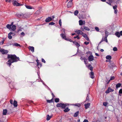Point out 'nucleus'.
<instances>
[{"mask_svg": "<svg viewBox=\"0 0 122 122\" xmlns=\"http://www.w3.org/2000/svg\"><path fill=\"white\" fill-rule=\"evenodd\" d=\"M7 58L9 59L7 62V65H9L10 67L12 63L16 62L19 60L20 59L15 55L8 54Z\"/></svg>", "mask_w": 122, "mask_h": 122, "instance_id": "nucleus-1", "label": "nucleus"}, {"mask_svg": "<svg viewBox=\"0 0 122 122\" xmlns=\"http://www.w3.org/2000/svg\"><path fill=\"white\" fill-rule=\"evenodd\" d=\"M0 52L3 54H6L8 53V51L7 50L1 49L0 50Z\"/></svg>", "mask_w": 122, "mask_h": 122, "instance_id": "nucleus-2", "label": "nucleus"}, {"mask_svg": "<svg viewBox=\"0 0 122 122\" xmlns=\"http://www.w3.org/2000/svg\"><path fill=\"white\" fill-rule=\"evenodd\" d=\"M13 4L14 6H19L23 5L22 4H20L18 3L16 1H14L13 3Z\"/></svg>", "mask_w": 122, "mask_h": 122, "instance_id": "nucleus-3", "label": "nucleus"}, {"mask_svg": "<svg viewBox=\"0 0 122 122\" xmlns=\"http://www.w3.org/2000/svg\"><path fill=\"white\" fill-rule=\"evenodd\" d=\"M60 36L63 39H64L65 40H66V39L67 38H66V33H62L60 34Z\"/></svg>", "mask_w": 122, "mask_h": 122, "instance_id": "nucleus-4", "label": "nucleus"}, {"mask_svg": "<svg viewBox=\"0 0 122 122\" xmlns=\"http://www.w3.org/2000/svg\"><path fill=\"white\" fill-rule=\"evenodd\" d=\"M75 32L78 35H82L83 34V32L80 30H75Z\"/></svg>", "mask_w": 122, "mask_h": 122, "instance_id": "nucleus-5", "label": "nucleus"}, {"mask_svg": "<svg viewBox=\"0 0 122 122\" xmlns=\"http://www.w3.org/2000/svg\"><path fill=\"white\" fill-rule=\"evenodd\" d=\"M114 90L111 89L110 87H108L107 90L106 91V93H108L110 92H112Z\"/></svg>", "mask_w": 122, "mask_h": 122, "instance_id": "nucleus-6", "label": "nucleus"}, {"mask_svg": "<svg viewBox=\"0 0 122 122\" xmlns=\"http://www.w3.org/2000/svg\"><path fill=\"white\" fill-rule=\"evenodd\" d=\"M36 61L37 62V65L38 66V68H39V67H41L42 66V65L39 62V61L38 60H36Z\"/></svg>", "mask_w": 122, "mask_h": 122, "instance_id": "nucleus-7", "label": "nucleus"}, {"mask_svg": "<svg viewBox=\"0 0 122 122\" xmlns=\"http://www.w3.org/2000/svg\"><path fill=\"white\" fill-rule=\"evenodd\" d=\"M28 48L29 50H30L32 52H33L34 51V48L33 46H29Z\"/></svg>", "mask_w": 122, "mask_h": 122, "instance_id": "nucleus-8", "label": "nucleus"}, {"mask_svg": "<svg viewBox=\"0 0 122 122\" xmlns=\"http://www.w3.org/2000/svg\"><path fill=\"white\" fill-rule=\"evenodd\" d=\"M94 60V57L92 55L88 57V60L89 61H92Z\"/></svg>", "mask_w": 122, "mask_h": 122, "instance_id": "nucleus-9", "label": "nucleus"}, {"mask_svg": "<svg viewBox=\"0 0 122 122\" xmlns=\"http://www.w3.org/2000/svg\"><path fill=\"white\" fill-rule=\"evenodd\" d=\"M73 43L75 44V45L76 46L77 48L78 49L79 47L80 46V45L79 44L78 42L76 41H73Z\"/></svg>", "mask_w": 122, "mask_h": 122, "instance_id": "nucleus-10", "label": "nucleus"}, {"mask_svg": "<svg viewBox=\"0 0 122 122\" xmlns=\"http://www.w3.org/2000/svg\"><path fill=\"white\" fill-rule=\"evenodd\" d=\"M94 74V73L92 71H91L89 74L90 77L92 79L94 78L95 77Z\"/></svg>", "mask_w": 122, "mask_h": 122, "instance_id": "nucleus-11", "label": "nucleus"}, {"mask_svg": "<svg viewBox=\"0 0 122 122\" xmlns=\"http://www.w3.org/2000/svg\"><path fill=\"white\" fill-rule=\"evenodd\" d=\"M52 20V18L50 17H48L46 19L45 21L46 22H49Z\"/></svg>", "mask_w": 122, "mask_h": 122, "instance_id": "nucleus-12", "label": "nucleus"}, {"mask_svg": "<svg viewBox=\"0 0 122 122\" xmlns=\"http://www.w3.org/2000/svg\"><path fill=\"white\" fill-rule=\"evenodd\" d=\"M72 2H69L67 5V6L68 8H70L72 6Z\"/></svg>", "mask_w": 122, "mask_h": 122, "instance_id": "nucleus-13", "label": "nucleus"}, {"mask_svg": "<svg viewBox=\"0 0 122 122\" xmlns=\"http://www.w3.org/2000/svg\"><path fill=\"white\" fill-rule=\"evenodd\" d=\"M13 34V32H10L8 34V37L9 39H10L12 38V37L11 35H12Z\"/></svg>", "mask_w": 122, "mask_h": 122, "instance_id": "nucleus-14", "label": "nucleus"}, {"mask_svg": "<svg viewBox=\"0 0 122 122\" xmlns=\"http://www.w3.org/2000/svg\"><path fill=\"white\" fill-rule=\"evenodd\" d=\"M90 105V104L89 103H88L86 104H85L84 106L85 108L86 109H87L89 107Z\"/></svg>", "mask_w": 122, "mask_h": 122, "instance_id": "nucleus-15", "label": "nucleus"}, {"mask_svg": "<svg viewBox=\"0 0 122 122\" xmlns=\"http://www.w3.org/2000/svg\"><path fill=\"white\" fill-rule=\"evenodd\" d=\"M68 105V104H64L62 103V105L61 108L63 109H65L66 107V106Z\"/></svg>", "mask_w": 122, "mask_h": 122, "instance_id": "nucleus-16", "label": "nucleus"}, {"mask_svg": "<svg viewBox=\"0 0 122 122\" xmlns=\"http://www.w3.org/2000/svg\"><path fill=\"white\" fill-rule=\"evenodd\" d=\"M11 30L13 31L15 30L16 29V26L15 25H12L11 27Z\"/></svg>", "mask_w": 122, "mask_h": 122, "instance_id": "nucleus-17", "label": "nucleus"}, {"mask_svg": "<svg viewBox=\"0 0 122 122\" xmlns=\"http://www.w3.org/2000/svg\"><path fill=\"white\" fill-rule=\"evenodd\" d=\"M115 35L117 37L119 38L120 37V35L119 32H116L115 33Z\"/></svg>", "mask_w": 122, "mask_h": 122, "instance_id": "nucleus-18", "label": "nucleus"}, {"mask_svg": "<svg viewBox=\"0 0 122 122\" xmlns=\"http://www.w3.org/2000/svg\"><path fill=\"white\" fill-rule=\"evenodd\" d=\"M12 45L13 46H19L20 47V44L17 43H13Z\"/></svg>", "mask_w": 122, "mask_h": 122, "instance_id": "nucleus-19", "label": "nucleus"}, {"mask_svg": "<svg viewBox=\"0 0 122 122\" xmlns=\"http://www.w3.org/2000/svg\"><path fill=\"white\" fill-rule=\"evenodd\" d=\"M14 106L15 107H16L17 106V101L14 100V103H13Z\"/></svg>", "mask_w": 122, "mask_h": 122, "instance_id": "nucleus-20", "label": "nucleus"}, {"mask_svg": "<svg viewBox=\"0 0 122 122\" xmlns=\"http://www.w3.org/2000/svg\"><path fill=\"white\" fill-rule=\"evenodd\" d=\"M64 110V111L65 112H67L70 110V109L68 108V107H67Z\"/></svg>", "mask_w": 122, "mask_h": 122, "instance_id": "nucleus-21", "label": "nucleus"}, {"mask_svg": "<svg viewBox=\"0 0 122 122\" xmlns=\"http://www.w3.org/2000/svg\"><path fill=\"white\" fill-rule=\"evenodd\" d=\"M106 58L107 59L110 60L112 59V57L110 55H107L106 56Z\"/></svg>", "mask_w": 122, "mask_h": 122, "instance_id": "nucleus-22", "label": "nucleus"}, {"mask_svg": "<svg viewBox=\"0 0 122 122\" xmlns=\"http://www.w3.org/2000/svg\"><path fill=\"white\" fill-rule=\"evenodd\" d=\"M7 112V110L6 109H4L3 111V114L5 115L6 114Z\"/></svg>", "mask_w": 122, "mask_h": 122, "instance_id": "nucleus-23", "label": "nucleus"}, {"mask_svg": "<svg viewBox=\"0 0 122 122\" xmlns=\"http://www.w3.org/2000/svg\"><path fill=\"white\" fill-rule=\"evenodd\" d=\"M23 16L24 15L23 14H18V17L20 18H22L23 17Z\"/></svg>", "mask_w": 122, "mask_h": 122, "instance_id": "nucleus-24", "label": "nucleus"}, {"mask_svg": "<svg viewBox=\"0 0 122 122\" xmlns=\"http://www.w3.org/2000/svg\"><path fill=\"white\" fill-rule=\"evenodd\" d=\"M79 113V112L78 111H77L75 112L74 114V116L75 117H77Z\"/></svg>", "mask_w": 122, "mask_h": 122, "instance_id": "nucleus-25", "label": "nucleus"}, {"mask_svg": "<svg viewBox=\"0 0 122 122\" xmlns=\"http://www.w3.org/2000/svg\"><path fill=\"white\" fill-rule=\"evenodd\" d=\"M62 104V103H57L56 105V107H61Z\"/></svg>", "mask_w": 122, "mask_h": 122, "instance_id": "nucleus-26", "label": "nucleus"}, {"mask_svg": "<svg viewBox=\"0 0 122 122\" xmlns=\"http://www.w3.org/2000/svg\"><path fill=\"white\" fill-rule=\"evenodd\" d=\"M79 24L80 25H83V21L81 20H80L79 21Z\"/></svg>", "mask_w": 122, "mask_h": 122, "instance_id": "nucleus-27", "label": "nucleus"}, {"mask_svg": "<svg viewBox=\"0 0 122 122\" xmlns=\"http://www.w3.org/2000/svg\"><path fill=\"white\" fill-rule=\"evenodd\" d=\"M11 26V25L8 24L6 25V27L7 28L10 30Z\"/></svg>", "mask_w": 122, "mask_h": 122, "instance_id": "nucleus-28", "label": "nucleus"}, {"mask_svg": "<svg viewBox=\"0 0 122 122\" xmlns=\"http://www.w3.org/2000/svg\"><path fill=\"white\" fill-rule=\"evenodd\" d=\"M83 28L84 29H85L86 30H88V31L90 30L86 26H83Z\"/></svg>", "mask_w": 122, "mask_h": 122, "instance_id": "nucleus-29", "label": "nucleus"}, {"mask_svg": "<svg viewBox=\"0 0 122 122\" xmlns=\"http://www.w3.org/2000/svg\"><path fill=\"white\" fill-rule=\"evenodd\" d=\"M25 6L26 7V8L28 9H33L31 6L29 5H25Z\"/></svg>", "mask_w": 122, "mask_h": 122, "instance_id": "nucleus-30", "label": "nucleus"}, {"mask_svg": "<svg viewBox=\"0 0 122 122\" xmlns=\"http://www.w3.org/2000/svg\"><path fill=\"white\" fill-rule=\"evenodd\" d=\"M47 118H46V120L47 121H48L51 118V117H50L49 115H47Z\"/></svg>", "mask_w": 122, "mask_h": 122, "instance_id": "nucleus-31", "label": "nucleus"}, {"mask_svg": "<svg viewBox=\"0 0 122 122\" xmlns=\"http://www.w3.org/2000/svg\"><path fill=\"white\" fill-rule=\"evenodd\" d=\"M121 85V84L120 83H118L116 85V88H117L120 87Z\"/></svg>", "mask_w": 122, "mask_h": 122, "instance_id": "nucleus-32", "label": "nucleus"}, {"mask_svg": "<svg viewBox=\"0 0 122 122\" xmlns=\"http://www.w3.org/2000/svg\"><path fill=\"white\" fill-rule=\"evenodd\" d=\"M89 67H90V70L91 71H92L93 70V67L91 66V65L90 64H89L88 66V68Z\"/></svg>", "mask_w": 122, "mask_h": 122, "instance_id": "nucleus-33", "label": "nucleus"}, {"mask_svg": "<svg viewBox=\"0 0 122 122\" xmlns=\"http://www.w3.org/2000/svg\"><path fill=\"white\" fill-rule=\"evenodd\" d=\"M66 41H69L70 42H73V41L71 39H70V38H67V39H66Z\"/></svg>", "mask_w": 122, "mask_h": 122, "instance_id": "nucleus-34", "label": "nucleus"}, {"mask_svg": "<svg viewBox=\"0 0 122 122\" xmlns=\"http://www.w3.org/2000/svg\"><path fill=\"white\" fill-rule=\"evenodd\" d=\"M59 100V98H56L55 100V102L56 103L58 102Z\"/></svg>", "mask_w": 122, "mask_h": 122, "instance_id": "nucleus-35", "label": "nucleus"}, {"mask_svg": "<svg viewBox=\"0 0 122 122\" xmlns=\"http://www.w3.org/2000/svg\"><path fill=\"white\" fill-rule=\"evenodd\" d=\"M78 13V11L77 10H76L74 12V15H77Z\"/></svg>", "mask_w": 122, "mask_h": 122, "instance_id": "nucleus-36", "label": "nucleus"}, {"mask_svg": "<svg viewBox=\"0 0 122 122\" xmlns=\"http://www.w3.org/2000/svg\"><path fill=\"white\" fill-rule=\"evenodd\" d=\"M84 63L86 64V61L87 60V59L85 57H84Z\"/></svg>", "mask_w": 122, "mask_h": 122, "instance_id": "nucleus-37", "label": "nucleus"}, {"mask_svg": "<svg viewBox=\"0 0 122 122\" xmlns=\"http://www.w3.org/2000/svg\"><path fill=\"white\" fill-rule=\"evenodd\" d=\"M113 50L114 51H117V48L116 47H115L113 48Z\"/></svg>", "mask_w": 122, "mask_h": 122, "instance_id": "nucleus-38", "label": "nucleus"}, {"mask_svg": "<svg viewBox=\"0 0 122 122\" xmlns=\"http://www.w3.org/2000/svg\"><path fill=\"white\" fill-rule=\"evenodd\" d=\"M86 101H89V98L88 97V94H87V97H86Z\"/></svg>", "mask_w": 122, "mask_h": 122, "instance_id": "nucleus-39", "label": "nucleus"}, {"mask_svg": "<svg viewBox=\"0 0 122 122\" xmlns=\"http://www.w3.org/2000/svg\"><path fill=\"white\" fill-rule=\"evenodd\" d=\"M82 35V36L84 38H85L87 36V35H86V34L84 33H83V34L82 35Z\"/></svg>", "mask_w": 122, "mask_h": 122, "instance_id": "nucleus-40", "label": "nucleus"}, {"mask_svg": "<svg viewBox=\"0 0 122 122\" xmlns=\"http://www.w3.org/2000/svg\"><path fill=\"white\" fill-rule=\"evenodd\" d=\"M47 102L48 103H50L52 102V99H51L50 100H47Z\"/></svg>", "mask_w": 122, "mask_h": 122, "instance_id": "nucleus-41", "label": "nucleus"}, {"mask_svg": "<svg viewBox=\"0 0 122 122\" xmlns=\"http://www.w3.org/2000/svg\"><path fill=\"white\" fill-rule=\"evenodd\" d=\"M59 24L61 26L62 25V22L61 21V20L60 19L59 21Z\"/></svg>", "mask_w": 122, "mask_h": 122, "instance_id": "nucleus-42", "label": "nucleus"}, {"mask_svg": "<svg viewBox=\"0 0 122 122\" xmlns=\"http://www.w3.org/2000/svg\"><path fill=\"white\" fill-rule=\"evenodd\" d=\"M75 106L79 107L81 106V104L79 103H76L75 105Z\"/></svg>", "mask_w": 122, "mask_h": 122, "instance_id": "nucleus-43", "label": "nucleus"}, {"mask_svg": "<svg viewBox=\"0 0 122 122\" xmlns=\"http://www.w3.org/2000/svg\"><path fill=\"white\" fill-rule=\"evenodd\" d=\"M107 102H104L103 103V105L104 106L106 107L107 106Z\"/></svg>", "mask_w": 122, "mask_h": 122, "instance_id": "nucleus-44", "label": "nucleus"}, {"mask_svg": "<svg viewBox=\"0 0 122 122\" xmlns=\"http://www.w3.org/2000/svg\"><path fill=\"white\" fill-rule=\"evenodd\" d=\"M117 6L116 5H115L113 6V8L114 10L117 9Z\"/></svg>", "mask_w": 122, "mask_h": 122, "instance_id": "nucleus-45", "label": "nucleus"}, {"mask_svg": "<svg viewBox=\"0 0 122 122\" xmlns=\"http://www.w3.org/2000/svg\"><path fill=\"white\" fill-rule=\"evenodd\" d=\"M3 40H2L1 42H0V44H2L4 43V42L5 41V40L4 38L3 39Z\"/></svg>", "mask_w": 122, "mask_h": 122, "instance_id": "nucleus-46", "label": "nucleus"}, {"mask_svg": "<svg viewBox=\"0 0 122 122\" xmlns=\"http://www.w3.org/2000/svg\"><path fill=\"white\" fill-rule=\"evenodd\" d=\"M61 31H63V32H62V33H65V30L64 29V28L62 29Z\"/></svg>", "mask_w": 122, "mask_h": 122, "instance_id": "nucleus-47", "label": "nucleus"}, {"mask_svg": "<svg viewBox=\"0 0 122 122\" xmlns=\"http://www.w3.org/2000/svg\"><path fill=\"white\" fill-rule=\"evenodd\" d=\"M95 30L97 31H99V29L98 27H96L95 28Z\"/></svg>", "mask_w": 122, "mask_h": 122, "instance_id": "nucleus-48", "label": "nucleus"}, {"mask_svg": "<svg viewBox=\"0 0 122 122\" xmlns=\"http://www.w3.org/2000/svg\"><path fill=\"white\" fill-rule=\"evenodd\" d=\"M55 24V23H54L53 22H52L49 23V25H54Z\"/></svg>", "mask_w": 122, "mask_h": 122, "instance_id": "nucleus-49", "label": "nucleus"}, {"mask_svg": "<svg viewBox=\"0 0 122 122\" xmlns=\"http://www.w3.org/2000/svg\"><path fill=\"white\" fill-rule=\"evenodd\" d=\"M106 2L109 5H111V3L110 2L108 1Z\"/></svg>", "mask_w": 122, "mask_h": 122, "instance_id": "nucleus-50", "label": "nucleus"}, {"mask_svg": "<svg viewBox=\"0 0 122 122\" xmlns=\"http://www.w3.org/2000/svg\"><path fill=\"white\" fill-rule=\"evenodd\" d=\"M103 40H104V41L106 42L107 43L108 42V41H107V38H106V39H105V38H103Z\"/></svg>", "mask_w": 122, "mask_h": 122, "instance_id": "nucleus-51", "label": "nucleus"}, {"mask_svg": "<svg viewBox=\"0 0 122 122\" xmlns=\"http://www.w3.org/2000/svg\"><path fill=\"white\" fill-rule=\"evenodd\" d=\"M89 43V42H88L85 41L84 42V43L86 45H87Z\"/></svg>", "mask_w": 122, "mask_h": 122, "instance_id": "nucleus-52", "label": "nucleus"}, {"mask_svg": "<svg viewBox=\"0 0 122 122\" xmlns=\"http://www.w3.org/2000/svg\"><path fill=\"white\" fill-rule=\"evenodd\" d=\"M119 94L122 93V89H121L120 90L119 92Z\"/></svg>", "mask_w": 122, "mask_h": 122, "instance_id": "nucleus-53", "label": "nucleus"}, {"mask_svg": "<svg viewBox=\"0 0 122 122\" xmlns=\"http://www.w3.org/2000/svg\"><path fill=\"white\" fill-rule=\"evenodd\" d=\"M115 77L114 76H112L111 77L110 80H112L114 79Z\"/></svg>", "mask_w": 122, "mask_h": 122, "instance_id": "nucleus-54", "label": "nucleus"}, {"mask_svg": "<svg viewBox=\"0 0 122 122\" xmlns=\"http://www.w3.org/2000/svg\"><path fill=\"white\" fill-rule=\"evenodd\" d=\"M41 61L42 62H43L44 63H46V61L43 58H42L41 59Z\"/></svg>", "mask_w": 122, "mask_h": 122, "instance_id": "nucleus-55", "label": "nucleus"}, {"mask_svg": "<svg viewBox=\"0 0 122 122\" xmlns=\"http://www.w3.org/2000/svg\"><path fill=\"white\" fill-rule=\"evenodd\" d=\"M20 35L23 36H24V35H25V33H24L23 32H22L21 34H20Z\"/></svg>", "mask_w": 122, "mask_h": 122, "instance_id": "nucleus-56", "label": "nucleus"}, {"mask_svg": "<svg viewBox=\"0 0 122 122\" xmlns=\"http://www.w3.org/2000/svg\"><path fill=\"white\" fill-rule=\"evenodd\" d=\"M85 39L87 41H89V38L87 36L85 38Z\"/></svg>", "mask_w": 122, "mask_h": 122, "instance_id": "nucleus-57", "label": "nucleus"}, {"mask_svg": "<svg viewBox=\"0 0 122 122\" xmlns=\"http://www.w3.org/2000/svg\"><path fill=\"white\" fill-rule=\"evenodd\" d=\"M10 103L12 104H13V101L12 100H10Z\"/></svg>", "mask_w": 122, "mask_h": 122, "instance_id": "nucleus-58", "label": "nucleus"}, {"mask_svg": "<svg viewBox=\"0 0 122 122\" xmlns=\"http://www.w3.org/2000/svg\"><path fill=\"white\" fill-rule=\"evenodd\" d=\"M80 29L82 31H84V28H83L82 27H81Z\"/></svg>", "mask_w": 122, "mask_h": 122, "instance_id": "nucleus-59", "label": "nucleus"}, {"mask_svg": "<svg viewBox=\"0 0 122 122\" xmlns=\"http://www.w3.org/2000/svg\"><path fill=\"white\" fill-rule=\"evenodd\" d=\"M114 10V13L116 14L117 13V9L116 10Z\"/></svg>", "mask_w": 122, "mask_h": 122, "instance_id": "nucleus-60", "label": "nucleus"}, {"mask_svg": "<svg viewBox=\"0 0 122 122\" xmlns=\"http://www.w3.org/2000/svg\"><path fill=\"white\" fill-rule=\"evenodd\" d=\"M83 122H88V120L87 119H85L84 121H83Z\"/></svg>", "mask_w": 122, "mask_h": 122, "instance_id": "nucleus-61", "label": "nucleus"}, {"mask_svg": "<svg viewBox=\"0 0 122 122\" xmlns=\"http://www.w3.org/2000/svg\"><path fill=\"white\" fill-rule=\"evenodd\" d=\"M80 59L81 60H84V57L83 58L82 57H81L80 58Z\"/></svg>", "mask_w": 122, "mask_h": 122, "instance_id": "nucleus-62", "label": "nucleus"}, {"mask_svg": "<svg viewBox=\"0 0 122 122\" xmlns=\"http://www.w3.org/2000/svg\"><path fill=\"white\" fill-rule=\"evenodd\" d=\"M113 0H108V1L112 3L113 2Z\"/></svg>", "mask_w": 122, "mask_h": 122, "instance_id": "nucleus-63", "label": "nucleus"}, {"mask_svg": "<svg viewBox=\"0 0 122 122\" xmlns=\"http://www.w3.org/2000/svg\"><path fill=\"white\" fill-rule=\"evenodd\" d=\"M120 36H122V31H121L120 32Z\"/></svg>", "mask_w": 122, "mask_h": 122, "instance_id": "nucleus-64", "label": "nucleus"}]
</instances>
